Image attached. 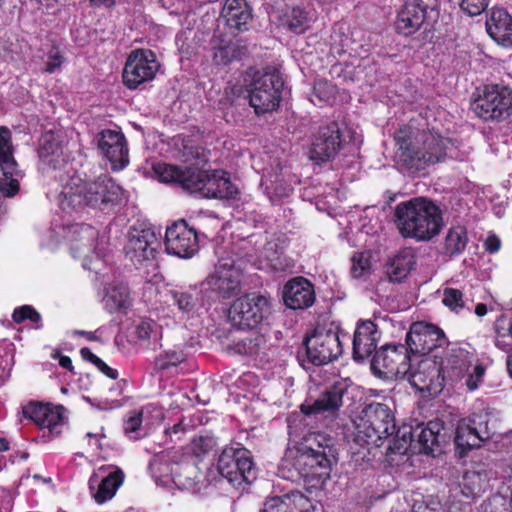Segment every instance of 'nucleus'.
I'll use <instances>...</instances> for the list:
<instances>
[{"instance_id":"f257e3e1","label":"nucleus","mask_w":512,"mask_h":512,"mask_svg":"<svg viewBox=\"0 0 512 512\" xmlns=\"http://www.w3.org/2000/svg\"><path fill=\"white\" fill-rule=\"evenodd\" d=\"M336 463L333 440L322 434H313L286 452L280 473L287 480L302 482L307 490H319L330 479Z\"/></svg>"},{"instance_id":"f03ea898","label":"nucleus","mask_w":512,"mask_h":512,"mask_svg":"<svg viewBox=\"0 0 512 512\" xmlns=\"http://www.w3.org/2000/svg\"><path fill=\"white\" fill-rule=\"evenodd\" d=\"M394 139L396 163L406 172H418L456 157L454 141L435 129H421L409 123L395 132Z\"/></svg>"},{"instance_id":"7ed1b4c3","label":"nucleus","mask_w":512,"mask_h":512,"mask_svg":"<svg viewBox=\"0 0 512 512\" xmlns=\"http://www.w3.org/2000/svg\"><path fill=\"white\" fill-rule=\"evenodd\" d=\"M52 177L63 183L58 197L63 210L86 205L106 211L120 205L125 198L122 187L108 174H101L92 181H84L75 174L67 181L62 174L55 173Z\"/></svg>"},{"instance_id":"20e7f679","label":"nucleus","mask_w":512,"mask_h":512,"mask_svg":"<svg viewBox=\"0 0 512 512\" xmlns=\"http://www.w3.org/2000/svg\"><path fill=\"white\" fill-rule=\"evenodd\" d=\"M51 244L64 239L73 258L82 261V267L99 273L108 256V238L91 225L77 223L66 226L55 225L51 232Z\"/></svg>"},{"instance_id":"39448f33","label":"nucleus","mask_w":512,"mask_h":512,"mask_svg":"<svg viewBox=\"0 0 512 512\" xmlns=\"http://www.w3.org/2000/svg\"><path fill=\"white\" fill-rule=\"evenodd\" d=\"M395 224L404 238L429 241L440 233L443 217L434 202L416 197L396 205Z\"/></svg>"},{"instance_id":"423d86ee","label":"nucleus","mask_w":512,"mask_h":512,"mask_svg":"<svg viewBox=\"0 0 512 512\" xmlns=\"http://www.w3.org/2000/svg\"><path fill=\"white\" fill-rule=\"evenodd\" d=\"M354 440L359 445L381 446L395 433V418L388 405L371 402L354 420Z\"/></svg>"},{"instance_id":"0eeeda50","label":"nucleus","mask_w":512,"mask_h":512,"mask_svg":"<svg viewBox=\"0 0 512 512\" xmlns=\"http://www.w3.org/2000/svg\"><path fill=\"white\" fill-rule=\"evenodd\" d=\"M242 271L234 259L221 258L200 284V293L208 302L226 300L241 292Z\"/></svg>"},{"instance_id":"6e6552de","label":"nucleus","mask_w":512,"mask_h":512,"mask_svg":"<svg viewBox=\"0 0 512 512\" xmlns=\"http://www.w3.org/2000/svg\"><path fill=\"white\" fill-rule=\"evenodd\" d=\"M440 366L444 381L461 383L471 392L479 388L486 370L473 353L463 348H452Z\"/></svg>"},{"instance_id":"1a4fd4ad","label":"nucleus","mask_w":512,"mask_h":512,"mask_svg":"<svg viewBox=\"0 0 512 512\" xmlns=\"http://www.w3.org/2000/svg\"><path fill=\"white\" fill-rule=\"evenodd\" d=\"M153 477L167 483L170 479L180 489H191L199 481V475L194 461L189 456H182L178 452L162 453L150 463Z\"/></svg>"},{"instance_id":"9d476101","label":"nucleus","mask_w":512,"mask_h":512,"mask_svg":"<svg viewBox=\"0 0 512 512\" xmlns=\"http://www.w3.org/2000/svg\"><path fill=\"white\" fill-rule=\"evenodd\" d=\"M498 413L487 407L474 410L462 419L456 429L455 444L458 448L472 449L492 438L498 427Z\"/></svg>"},{"instance_id":"9b49d317","label":"nucleus","mask_w":512,"mask_h":512,"mask_svg":"<svg viewBox=\"0 0 512 512\" xmlns=\"http://www.w3.org/2000/svg\"><path fill=\"white\" fill-rule=\"evenodd\" d=\"M217 469L233 487L244 489L256 479V468L250 452L243 447H226L221 452Z\"/></svg>"},{"instance_id":"f8f14e48","label":"nucleus","mask_w":512,"mask_h":512,"mask_svg":"<svg viewBox=\"0 0 512 512\" xmlns=\"http://www.w3.org/2000/svg\"><path fill=\"white\" fill-rule=\"evenodd\" d=\"M284 88L282 78L275 73L256 72L246 84L249 104L257 115L274 111L279 107Z\"/></svg>"},{"instance_id":"ddd939ff","label":"nucleus","mask_w":512,"mask_h":512,"mask_svg":"<svg viewBox=\"0 0 512 512\" xmlns=\"http://www.w3.org/2000/svg\"><path fill=\"white\" fill-rule=\"evenodd\" d=\"M271 311L269 299L261 294L249 293L237 298L229 309V320L238 329L254 330Z\"/></svg>"},{"instance_id":"4468645a","label":"nucleus","mask_w":512,"mask_h":512,"mask_svg":"<svg viewBox=\"0 0 512 512\" xmlns=\"http://www.w3.org/2000/svg\"><path fill=\"white\" fill-rule=\"evenodd\" d=\"M309 362L316 366L328 364L342 354V342L337 328L316 327L305 340Z\"/></svg>"},{"instance_id":"2eb2a0df","label":"nucleus","mask_w":512,"mask_h":512,"mask_svg":"<svg viewBox=\"0 0 512 512\" xmlns=\"http://www.w3.org/2000/svg\"><path fill=\"white\" fill-rule=\"evenodd\" d=\"M476 115L486 121L501 120L512 112V90L505 86H485L472 104Z\"/></svg>"},{"instance_id":"dca6fc26","label":"nucleus","mask_w":512,"mask_h":512,"mask_svg":"<svg viewBox=\"0 0 512 512\" xmlns=\"http://www.w3.org/2000/svg\"><path fill=\"white\" fill-rule=\"evenodd\" d=\"M159 247L158 233L149 223L131 226L127 235L125 255L135 265H142L155 258Z\"/></svg>"},{"instance_id":"f3484780","label":"nucleus","mask_w":512,"mask_h":512,"mask_svg":"<svg viewBox=\"0 0 512 512\" xmlns=\"http://www.w3.org/2000/svg\"><path fill=\"white\" fill-rule=\"evenodd\" d=\"M160 69L155 53L150 49H134L127 57L122 79L129 89H137L152 81Z\"/></svg>"},{"instance_id":"a211bd4d","label":"nucleus","mask_w":512,"mask_h":512,"mask_svg":"<svg viewBox=\"0 0 512 512\" xmlns=\"http://www.w3.org/2000/svg\"><path fill=\"white\" fill-rule=\"evenodd\" d=\"M436 358L437 355L424 358L412 356L413 361L410 362V370L405 378L415 389L434 395L442 391L444 377Z\"/></svg>"},{"instance_id":"6ab92c4d","label":"nucleus","mask_w":512,"mask_h":512,"mask_svg":"<svg viewBox=\"0 0 512 512\" xmlns=\"http://www.w3.org/2000/svg\"><path fill=\"white\" fill-rule=\"evenodd\" d=\"M345 392V384L335 383L321 392L314 401L303 403L301 411L304 415L313 417L316 421H322L328 425L338 417Z\"/></svg>"},{"instance_id":"aec40b11","label":"nucleus","mask_w":512,"mask_h":512,"mask_svg":"<svg viewBox=\"0 0 512 512\" xmlns=\"http://www.w3.org/2000/svg\"><path fill=\"white\" fill-rule=\"evenodd\" d=\"M0 170V193L5 197L15 196L20 189L22 174L14 158L11 132L5 126H0Z\"/></svg>"},{"instance_id":"412c9836","label":"nucleus","mask_w":512,"mask_h":512,"mask_svg":"<svg viewBox=\"0 0 512 512\" xmlns=\"http://www.w3.org/2000/svg\"><path fill=\"white\" fill-rule=\"evenodd\" d=\"M446 342L442 330L423 322L413 323L406 335L407 348L418 358L429 357L430 353L443 347Z\"/></svg>"},{"instance_id":"4be33fe9","label":"nucleus","mask_w":512,"mask_h":512,"mask_svg":"<svg viewBox=\"0 0 512 512\" xmlns=\"http://www.w3.org/2000/svg\"><path fill=\"white\" fill-rule=\"evenodd\" d=\"M412 361L407 346L403 344L385 345L376 351L372 368L386 377L405 378Z\"/></svg>"},{"instance_id":"5701e85b","label":"nucleus","mask_w":512,"mask_h":512,"mask_svg":"<svg viewBox=\"0 0 512 512\" xmlns=\"http://www.w3.org/2000/svg\"><path fill=\"white\" fill-rule=\"evenodd\" d=\"M101 155L105 157L114 170H121L129 163V151L124 134L117 129H104L94 138Z\"/></svg>"},{"instance_id":"b1692460","label":"nucleus","mask_w":512,"mask_h":512,"mask_svg":"<svg viewBox=\"0 0 512 512\" xmlns=\"http://www.w3.org/2000/svg\"><path fill=\"white\" fill-rule=\"evenodd\" d=\"M165 249L179 258H191L199 249L196 231L184 220L173 223L166 229Z\"/></svg>"},{"instance_id":"393cba45","label":"nucleus","mask_w":512,"mask_h":512,"mask_svg":"<svg viewBox=\"0 0 512 512\" xmlns=\"http://www.w3.org/2000/svg\"><path fill=\"white\" fill-rule=\"evenodd\" d=\"M342 145L338 124L331 122L321 126L313 135L309 158L318 163L330 161L338 154Z\"/></svg>"},{"instance_id":"a878e982","label":"nucleus","mask_w":512,"mask_h":512,"mask_svg":"<svg viewBox=\"0 0 512 512\" xmlns=\"http://www.w3.org/2000/svg\"><path fill=\"white\" fill-rule=\"evenodd\" d=\"M426 8L423 0H407L397 14L396 30L405 36L414 34L425 21Z\"/></svg>"},{"instance_id":"bb28decb","label":"nucleus","mask_w":512,"mask_h":512,"mask_svg":"<svg viewBox=\"0 0 512 512\" xmlns=\"http://www.w3.org/2000/svg\"><path fill=\"white\" fill-rule=\"evenodd\" d=\"M124 475L121 470H110L106 467H100L89 481L91 490L97 484V490L93 493L95 501L102 504L110 500L123 483Z\"/></svg>"},{"instance_id":"cd10ccee","label":"nucleus","mask_w":512,"mask_h":512,"mask_svg":"<svg viewBox=\"0 0 512 512\" xmlns=\"http://www.w3.org/2000/svg\"><path fill=\"white\" fill-rule=\"evenodd\" d=\"M284 303L291 309H306L315 301V291L312 283L304 277L291 279L284 286Z\"/></svg>"},{"instance_id":"c85d7f7f","label":"nucleus","mask_w":512,"mask_h":512,"mask_svg":"<svg viewBox=\"0 0 512 512\" xmlns=\"http://www.w3.org/2000/svg\"><path fill=\"white\" fill-rule=\"evenodd\" d=\"M221 15L229 29L239 33L248 31L253 22V10L247 0H225Z\"/></svg>"},{"instance_id":"c756f323","label":"nucleus","mask_w":512,"mask_h":512,"mask_svg":"<svg viewBox=\"0 0 512 512\" xmlns=\"http://www.w3.org/2000/svg\"><path fill=\"white\" fill-rule=\"evenodd\" d=\"M489 36L503 47H512V16L503 8H494L486 20Z\"/></svg>"},{"instance_id":"7c9ffc66","label":"nucleus","mask_w":512,"mask_h":512,"mask_svg":"<svg viewBox=\"0 0 512 512\" xmlns=\"http://www.w3.org/2000/svg\"><path fill=\"white\" fill-rule=\"evenodd\" d=\"M39 158L42 170L47 173L50 170L53 172L64 170L68 164L59 142L52 134L43 136L39 148Z\"/></svg>"},{"instance_id":"2f4dec72","label":"nucleus","mask_w":512,"mask_h":512,"mask_svg":"<svg viewBox=\"0 0 512 512\" xmlns=\"http://www.w3.org/2000/svg\"><path fill=\"white\" fill-rule=\"evenodd\" d=\"M378 332L372 321L360 323L354 333L353 355L356 360H364L376 349Z\"/></svg>"},{"instance_id":"473e14b6","label":"nucleus","mask_w":512,"mask_h":512,"mask_svg":"<svg viewBox=\"0 0 512 512\" xmlns=\"http://www.w3.org/2000/svg\"><path fill=\"white\" fill-rule=\"evenodd\" d=\"M311 503L299 491L274 496L264 502L261 512H309Z\"/></svg>"},{"instance_id":"72a5a7b5","label":"nucleus","mask_w":512,"mask_h":512,"mask_svg":"<svg viewBox=\"0 0 512 512\" xmlns=\"http://www.w3.org/2000/svg\"><path fill=\"white\" fill-rule=\"evenodd\" d=\"M199 195L205 198H228L233 194V186L222 170L206 171Z\"/></svg>"},{"instance_id":"f704fd0d","label":"nucleus","mask_w":512,"mask_h":512,"mask_svg":"<svg viewBox=\"0 0 512 512\" xmlns=\"http://www.w3.org/2000/svg\"><path fill=\"white\" fill-rule=\"evenodd\" d=\"M260 268L267 266L275 272H285L294 267L291 258L283 253V245L279 240L268 241L258 258Z\"/></svg>"},{"instance_id":"c9c22d12","label":"nucleus","mask_w":512,"mask_h":512,"mask_svg":"<svg viewBox=\"0 0 512 512\" xmlns=\"http://www.w3.org/2000/svg\"><path fill=\"white\" fill-rule=\"evenodd\" d=\"M415 256L411 249H403L393 256L386 265V274L390 281L401 282L415 266Z\"/></svg>"},{"instance_id":"e433bc0d","label":"nucleus","mask_w":512,"mask_h":512,"mask_svg":"<svg viewBox=\"0 0 512 512\" xmlns=\"http://www.w3.org/2000/svg\"><path fill=\"white\" fill-rule=\"evenodd\" d=\"M265 337L257 331L251 330L250 333L234 338L228 345V350L240 355H257L265 347Z\"/></svg>"},{"instance_id":"4c0bfd02","label":"nucleus","mask_w":512,"mask_h":512,"mask_svg":"<svg viewBox=\"0 0 512 512\" xmlns=\"http://www.w3.org/2000/svg\"><path fill=\"white\" fill-rule=\"evenodd\" d=\"M169 294L178 309L186 314L194 313L198 306L208 302L196 288H190L187 291L171 290Z\"/></svg>"},{"instance_id":"58836bf2","label":"nucleus","mask_w":512,"mask_h":512,"mask_svg":"<svg viewBox=\"0 0 512 512\" xmlns=\"http://www.w3.org/2000/svg\"><path fill=\"white\" fill-rule=\"evenodd\" d=\"M443 430L442 422L435 420L429 421L425 427L421 428L418 434V444L420 445V452L431 454L439 447L444 435L441 434Z\"/></svg>"},{"instance_id":"ea45409f","label":"nucleus","mask_w":512,"mask_h":512,"mask_svg":"<svg viewBox=\"0 0 512 512\" xmlns=\"http://www.w3.org/2000/svg\"><path fill=\"white\" fill-rule=\"evenodd\" d=\"M102 301L109 312L126 307L129 304L128 287L122 283L109 285Z\"/></svg>"},{"instance_id":"a19ab883","label":"nucleus","mask_w":512,"mask_h":512,"mask_svg":"<svg viewBox=\"0 0 512 512\" xmlns=\"http://www.w3.org/2000/svg\"><path fill=\"white\" fill-rule=\"evenodd\" d=\"M315 20V13L313 10H306L301 7H293L286 15L285 23L288 28L295 33H303L310 28Z\"/></svg>"},{"instance_id":"79ce46f5","label":"nucleus","mask_w":512,"mask_h":512,"mask_svg":"<svg viewBox=\"0 0 512 512\" xmlns=\"http://www.w3.org/2000/svg\"><path fill=\"white\" fill-rule=\"evenodd\" d=\"M467 242L466 228L461 225L453 226L448 230L445 237L444 251L450 256L460 254L464 251Z\"/></svg>"},{"instance_id":"37998d69","label":"nucleus","mask_w":512,"mask_h":512,"mask_svg":"<svg viewBox=\"0 0 512 512\" xmlns=\"http://www.w3.org/2000/svg\"><path fill=\"white\" fill-rule=\"evenodd\" d=\"M65 422V409L63 406H53L48 404L47 411L44 414L43 421H41L39 427L41 429H47L48 432L53 436H58L61 433V427Z\"/></svg>"},{"instance_id":"c03bdc74","label":"nucleus","mask_w":512,"mask_h":512,"mask_svg":"<svg viewBox=\"0 0 512 512\" xmlns=\"http://www.w3.org/2000/svg\"><path fill=\"white\" fill-rule=\"evenodd\" d=\"M331 47L337 54L349 53L355 51L353 48L354 39L350 35L349 28L344 24H338L331 33Z\"/></svg>"},{"instance_id":"a18cd8bd","label":"nucleus","mask_w":512,"mask_h":512,"mask_svg":"<svg viewBox=\"0 0 512 512\" xmlns=\"http://www.w3.org/2000/svg\"><path fill=\"white\" fill-rule=\"evenodd\" d=\"M206 170H201L195 167H187L182 169L179 185L189 191L190 193H198L201 189L203 178L205 177Z\"/></svg>"},{"instance_id":"49530a36","label":"nucleus","mask_w":512,"mask_h":512,"mask_svg":"<svg viewBox=\"0 0 512 512\" xmlns=\"http://www.w3.org/2000/svg\"><path fill=\"white\" fill-rule=\"evenodd\" d=\"M240 55L241 50L236 43L221 41L214 47L213 61L217 65L224 66L238 59Z\"/></svg>"},{"instance_id":"de8ad7c7","label":"nucleus","mask_w":512,"mask_h":512,"mask_svg":"<svg viewBox=\"0 0 512 512\" xmlns=\"http://www.w3.org/2000/svg\"><path fill=\"white\" fill-rule=\"evenodd\" d=\"M335 92L336 87L332 83L326 80H319L313 86L310 101L318 106L328 104L334 99Z\"/></svg>"},{"instance_id":"09e8293b","label":"nucleus","mask_w":512,"mask_h":512,"mask_svg":"<svg viewBox=\"0 0 512 512\" xmlns=\"http://www.w3.org/2000/svg\"><path fill=\"white\" fill-rule=\"evenodd\" d=\"M393 436L389 444V451L391 453L405 454L412 443V428L403 426L397 430L395 429Z\"/></svg>"},{"instance_id":"8fccbe9b","label":"nucleus","mask_w":512,"mask_h":512,"mask_svg":"<svg viewBox=\"0 0 512 512\" xmlns=\"http://www.w3.org/2000/svg\"><path fill=\"white\" fill-rule=\"evenodd\" d=\"M186 359V355L182 350H168L159 354L154 361V369L164 371L171 367H176Z\"/></svg>"},{"instance_id":"3c124183","label":"nucleus","mask_w":512,"mask_h":512,"mask_svg":"<svg viewBox=\"0 0 512 512\" xmlns=\"http://www.w3.org/2000/svg\"><path fill=\"white\" fill-rule=\"evenodd\" d=\"M143 413L144 409L131 411L124 421V432L132 440H138L143 435L141 431Z\"/></svg>"},{"instance_id":"603ef678","label":"nucleus","mask_w":512,"mask_h":512,"mask_svg":"<svg viewBox=\"0 0 512 512\" xmlns=\"http://www.w3.org/2000/svg\"><path fill=\"white\" fill-rule=\"evenodd\" d=\"M154 172L161 182L178 184L182 169L171 164L159 163L154 166Z\"/></svg>"},{"instance_id":"864d4df0","label":"nucleus","mask_w":512,"mask_h":512,"mask_svg":"<svg viewBox=\"0 0 512 512\" xmlns=\"http://www.w3.org/2000/svg\"><path fill=\"white\" fill-rule=\"evenodd\" d=\"M371 269L370 255L368 253H355L352 257L351 274L354 278H361L369 274Z\"/></svg>"},{"instance_id":"5fc2aeb1","label":"nucleus","mask_w":512,"mask_h":512,"mask_svg":"<svg viewBox=\"0 0 512 512\" xmlns=\"http://www.w3.org/2000/svg\"><path fill=\"white\" fill-rule=\"evenodd\" d=\"M48 404H42L38 402H29L23 406V416L33 421L37 426L43 421L45 412L47 411Z\"/></svg>"},{"instance_id":"6e6d98bb","label":"nucleus","mask_w":512,"mask_h":512,"mask_svg":"<svg viewBox=\"0 0 512 512\" xmlns=\"http://www.w3.org/2000/svg\"><path fill=\"white\" fill-rule=\"evenodd\" d=\"M442 303L451 310L458 312L464 307L463 294L455 288H445Z\"/></svg>"},{"instance_id":"4d7b16f0","label":"nucleus","mask_w":512,"mask_h":512,"mask_svg":"<svg viewBox=\"0 0 512 512\" xmlns=\"http://www.w3.org/2000/svg\"><path fill=\"white\" fill-rule=\"evenodd\" d=\"M491 0H461V10L469 16L481 15L488 8Z\"/></svg>"},{"instance_id":"13d9d810","label":"nucleus","mask_w":512,"mask_h":512,"mask_svg":"<svg viewBox=\"0 0 512 512\" xmlns=\"http://www.w3.org/2000/svg\"><path fill=\"white\" fill-rule=\"evenodd\" d=\"M12 318L16 323H21L27 319L35 323L41 321L40 314L30 305H23L16 308L12 314Z\"/></svg>"},{"instance_id":"bf43d9fd","label":"nucleus","mask_w":512,"mask_h":512,"mask_svg":"<svg viewBox=\"0 0 512 512\" xmlns=\"http://www.w3.org/2000/svg\"><path fill=\"white\" fill-rule=\"evenodd\" d=\"M158 326L153 321L142 320L136 326V335L140 340L150 339L152 335H157Z\"/></svg>"},{"instance_id":"052dcab7","label":"nucleus","mask_w":512,"mask_h":512,"mask_svg":"<svg viewBox=\"0 0 512 512\" xmlns=\"http://www.w3.org/2000/svg\"><path fill=\"white\" fill-rule=\"evenodd\" d=\"M63 61L64 58L58 50H51L48 54V59L45 64L44 71L49 74L56 72L62 66Z\"/></svg>"},{"instance_id":"680f3d73","label":"nucleus","mask_w":512,"mask_h":512,"mask_svg":"<svg viewBox=\"0 0 512 512\" xmlns=\"http://www.w3.org/2000/svg\"><path fill=\"white\" fill-rule=\"evenodd\" d=\"M269 183H270V186L268 185V180H265L264 184L266 185V189L273 190L272 193L275 195V197H278V198L286 197L292 191V188L290 187V185H287V184H279L278 185L277 177L275 178V180L270 179Z\"/></svg>"},{"instance_id":"e2e57ef3","label":"nucleus","mask_w":512,"mask_h":512,"mask_svg":"<svg viewBox=\"0 0 512 512\" xmlns=\"http://www.w3.org/2000/svg\"><path fill=\"white\" fill-rule=\"evenodd\" d=\"M495 346L502 350L503 352H510L512 349V344L508 341V335L504 331L496 330V335L494 339Z\"/></svg>"},{"instance_id":"0e129e2a","label":"nucleus","mask_w":512,"mask_h":512,"mask_svg":"<svg viewBox=\"0 0 512 512\" xmlns=\"http://www.w3.org/2000/svg\"><path fill=\"white\" fill-rule=\"evenodd\" d=\"M412 512H442V509L440 503L431 502L430 504L414 505Z\"/></svg>"},{"instance_id":"69168bd1","label":"nucleus","mask_w":512,"mask_h":512,"mask_svg":"<svg viewBox=\"0 0 512 512\" xmlns=\"http://www.w3.org/2000/svg\"><path fill=\"white\" fill-rule=\"evenodd\" d=\"M485 249L490 253H496L501 247V241L496 235H489L484 243Z\"/></svg>"},{"instance_id":"338daca9","label":"nucleus","mask_w":512,"mask_h":512,"mask_svg":"<svg viewBox=\"0 0 512 512\" xmlns=\"http://www.w3.org/2000/svg\"><path fill=\"white\" fill-rule=\"evenodd\" d=\"M99 333H100V330H96L93 332L92 331H84V330L75 331V334L85 336L90 341H101Z\"/></svg>"},{"instance_id":"774afa93","label":"nucleus","mask_w":512,"mask_h":512,"mask_svg":"<svg viewBox=\"0 0 512 512\" xmlns=\"http://www.w3.org/2000/svg\"><path fill=\"white\" fill-rule=\"evenodd\" d=\"M100 372H102L104 375L109 377L110 379H117L118 372L116 369H113L109 367L106 363H104V366L98 369Z\"/></svg>"}]
</instances>
